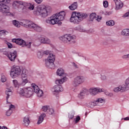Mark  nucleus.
Wrapping results in <instances>:
<instances>
[{
  "mask_svg": "<svg viewBox=\"0 0 129 129\" xmlns=\"http://www.w3.org/2000/svg\"><path fill=\"white\" fill-rule=\"evenodd\" d=\"M65 17H66V12L65 11H60L48 18L46 20V23L50 24V25H56L59 22L64 21Z\"/></svg>",
  "mask_w": 129,
  "mask_h": 129,
  "instance_id": "nucleus-1",
  "label": "nucleus"
},
{
  "mask_svg": "<svg viewBox=\"0 0 129 129\" xmlns=\"http://www.w3.org/2000/svg\"><path fill=\"white\" fill-rule=\"evenodd\" d=\"M22 75V77L28 78V70L26 69H22L19 66L14 65L11 67L10 76L13 79Z\"/></svg>",
  "mask_w": 129,
  "mask_h": 129,
  "instance_id": "nucleus-2",
  "label": "nucleus"
},
{
  "mask_svg": "<svg viewBox=\"0 0 129 129\" xmlns=\"http://www.w3.org/2000/svg\"><path fill=\"white\" fill-rule=\"evenodd\" d=\"M87 18V14L85 13L73 12L70 19V22L75 25H78Z\"/></svg>",
  "mask_w": 129,
  "mask_h": 129,
  "instance_id": "nucleus-3",
  "label": "nucleus"
},
{
  "mask_svg": "<svg viewBox=\"0 0 129 129\" xmlns=\"http://www.w3.org/2000/svg\"><path fill=\"white\" fill-rule=\"evenodd\" d=\"M51 12V7L45 6V5H39L35 8L34 13L37 16H40L42 18H46Z\"/></svg>",
  "mask_w": 129,
  "mask_h": 129,
  "instance_id": "nucleus-4",
  "label": "nucleus"
},
{
  "mask_svg": "<svg viewBox=\"0 0 129 129\" xmlns=\"http://www.w3.org/2000/svg\"><path fill=\"white\" fill-rule=\"evenodd\" d=\"M12 0H0V12L5 16H14V14L11 13V8L7 5L4 4H10Z\"/></svg>",
  "mask_w": 129,
  "mask_h": 129,
  "instance_id": "nucleus-5",
  "label": "nucleus"
},
{
  "mask_svg": "<svg viewBox=\"0 0 129 129\" xmlns=\"http://www.w3.org/2000/svg\"><path fill=\"white\" fill-rule=\"evenodd\" d=\"M21 25L26 28H29V29H33L36 32H41L42 27L32 22L29 20H22L21 22Z\"/></svg>",
  "mask_w": 129,
  "mask_h": 129,
  "instance_id": "nucleus-6",
  "label": "nucleus"
},
{
  "mask_svg": "<svg viewBox=\"0 0 129 129\" xmlns=\"http://www.w3.org/2000/svg\"><path fill=\"white\" fill-rule=\"evenodd\" d=\"M56 74L58 76H63L62 78L55 80V84H63L68 80L67 74H65V71L62 68H59L56 71Z\"/></svg>",
  "mask_w": 129,
  "mask_h": 129,
  "instance_id": "nucleus-7",
  "label": "nucleus"
},
{
  "mask_svg": "<svg viewBox=\"0 0 129 129\" xmlns=\"http://www.w3.org/2000/svg\"><path fill=\"white\" fill-rule=\"evenodd\" d=\"M56 56L54 54H49L47 58L45 59V64L46 67L49 68L50 69H55V59Z\"/></svg>",
  "mask_w": 129,
  "mask_h": 129,
  "instance_id": "nucleus-8",
  "label": "nucleus"
},
{
  "mask_svg": "<svg viewBox=\"0 0 129 129\" xmlns=\"http://www.w3.org/2000/svg\"><path fill=\"white\" fill-rule=\"evenodd\" d=\"M18 92L21 96L29 98L33 95V89L31 87L20 88Z\"/></svg>",
  "mask_w": 129,
  "mask_h": 129,
  "instance_id": "nucleus-9",
  "label": "nucleus"
},
{
  "mask_svg": "<svg viewBox=\"0 0 129 129\" xmlns=\"http://www.w3.org/2000/svg\"><path fill=\"white\" fill-rule=\"evenodd\" d=\"M75 39H76V36H72L70 34H66L59 37V40L62 41L63 43H67V44H71L72 43H75Z\"/></svg>",
  "mask_w": 129,
  "mask_h": 129,
  "instance_id": "nucleus-10",
  "label": "nucleus"
},
{
  "mask_svg": "<svg viewBox=\"0 0 129 129\" xmlns=\"http://www.w3.org/2000/svg\"><path fill=\"white\" fill-rule=\"evenodd\" d=\"M12 42L13 43H16L17 45L19 46H22V47H26L27 48H31V45L32 42H25L24 40L22 39H13L12 40Z\"/></svg>",
  "mask_w": 129,
  "mask_h": 129,
  "instance_id": "nucleus-11",
  "label": "nucleus"
},
{
  "mask_svg": "<svg viewBox=\"0 0 129 129\" xmlns=\"http://www.w3.org/2000/svg\"><path fill=\"white\" fill-rule=\"evenodd\" d=\"M85 81V78L82 76H77L76 77L73 81V85L75 87L79 86L80 84H82Z\"/></svg>",
  "mask_w": 129,
  "mask_h": 129,
  "instance_id": "nucleus-12",
  "label": "nucleus"
},
{
  "mask_svg": "<svg viewBox=\"0 0 129 129\" xmlns=\"http://www.w3.org/2000/svg\"><path fill=\"white\" fill-rule=\"evenodd\" d=\"M64 89H63V87L59 84H57L53 86V88H51V92L53 95L58 97L59 96V92H62Z\"/></svg>",
  "mask_w": 129,
  "mask_h": 129,
  "instance_id": "nucleus-13",
  "label": "nucleus"
},
{
  "mask_svg": "<svg viewBox=\"0 0 129 129\" xmlns=\"http://www.w3.org/2000/svg\"><path fill=\"white\" fill-rule=\"evenodd\" d=\"M105 103V99L103 98H98L94 101L91 102V104L93 105V106H96L98 105V106H101Z\"/></svg>",
  "mask_w": 129,
  "mask_h": 129,
  "instance_id": "nucleus-14",
  "label": "nucleus"
},
{
  "mask_svg": "<svg viewBox=\"0 0 129 129\" xmlns=\"http://www.w3.org/2000/svg\"><path fill=\"white\" fill-rule=\"evenodd\" d=\"M31 86L34 90L35 93H36L38 97H42L44 93L43 91L40 89V88L36 84H32Z\"/></svg>",
  "mask_w": 129,
  "mask_h": 129,
  "instance_id": "nucleus-15",
  "label": "nucleus"
},
{
  "mask_svg": "<svg viewBox=\"0 0 129 129\" xmlns=\"http://www.w3.org/2000/svg\"><path fill=\"white\" fill-rule=\"evenodd\" d=\"M24 3L25 2L23 1H16L13 3L12 6L14 9H21L23 11Z\"/></svg>",
  "mask_w": 129,
  "mask_h": 129,
  "instance_id": "nucleus-16",
  "label": "nucleus"
},
{
  "mask_svg": "<svg viewBox=\"0 0 129 129\" xmlns=\"http://www.w3.org/2000/svg\"><path fill=\"white\" fill-rule=\"evenodd\" d=\"M88 91L92 95H96V94H98V93L103 92L104 89L100 88H91L89 89Z\"/></svg>",
  "mask_w": 129,
  "mask_h": 129,
  "instance_id": "nucleus-17",
  "label": "nucleus"
},
{
  "mask_svg": "<svg viewBox=\"0 0 129 129\" xmlns=\"http://www.w3.org/2000/svg\"><path fill=\"white\" fill-rule=\"evenodd\" d=\"M4 54L8 57L10 61H12L13 62L15 61L17 57V51L16 50L13 52H6Z\"/></svg>",
  "mask_w": 129,
  "mask_h": 129,
  "instance_id": "nucleus-18",
  "label": "nucleus"
},
{
  "mask_svg": "<svg viewBox=\"0 0 129 129\" xmlns=\"http://www.w3.org/2000/svg\"><path fill=\"white\" fill-rule=\"evenodd\" d=\"M87 92H88V90L87 89H83L78 94V98L79 99H84L85 98V94H87Z\"/></svg>",
  "mask_w": 129,
  "mask_h": 129,
  "instance_id": "nucleus-19",
  "label": "nucleus"
},
{
  "mask_svg": "<svg viewBox=\"0 0 129 129\" xmlns=\"http://www.w3.org/2000/svg\"><path fill=\"white\" fill-rule=\"evenodd\" d=\"M26 9H28L30 11H33L35 9V6L31 3L24 2L23 10H26Z\"/></svg>",
  "mask_w": 129,
  "mask_h": 129,
  "instance_id": "nucleus-20",
  "label": "nucleus"
},
{
  "mask_svg": "<svg viewBox=\"0 0 129 129\" xmlns=\"http://www.w3.org/2000/svg\"><path fill=\"white\" fill-rule=\"evenodd\" d=\"M30 123L31 121L30 120V117H29V116H26L23 118L22 121L23 125L24 126H29Z\"/></svg>",
  "mask_w": 129,
  "mask_h": 129,
  "instance_id": "nucleus-21",
  "label": "nucleus"
},
{
  "mask_svg": "<svg viewBox=\"0 0 129 129\" xmlns=\"http://www.w3.org/2000/svg\"><path fill=\"white\" fill-rule=\"evenodd\" d=\"M38 40L40 43L42 44H50V39L47 37H43L42 36L38 37Z\"/></svg>",
  "mask_w": 129,
  "mask_h": 129,
  "instance_id": "nucleus-22",
  "label": "nucleus"
},
{
  "mask_svg": "<svg viewBox=\"0 0 129 129\" xmlns=\"http://www.w3.org/2000/svg\"><path fill=\"white\" fill-rule=\"evenodd\" d=\"M120 87V92H125L129 90L128 84L125 83V84H122L119 86Z\"/></svg>",
  "mask_w": 129,
  "mask_h": 129,
  "instance_id": "nucleus-23",
  "label": "nucleus"
},
{
  "mask_svg": "<svg viewBox=\"0 0 129 129\" xmlns=\"http://www.w3.org/2000/svg\"><path fill=\"white\" fill-rule=\"evenodd\" d=\"M114 2L116 5V9L117 10H119V9H121L123 7V4L120 0H114Z\"/></svg>",
  "mask_w": 129,
  "mask_h": 129,
  "instance_id": "nucleus-24",
  "label": "nucleus"
},
{
  "mask_svg": "<svg viewBox=\"0 0 129 129\" xmlns=\"http://www.w3.org/2000/svg\"><path fill=\"white\" fill-rule=\"evenodd\" d=\"M15 110V105H11L9 106V109L6 111V114L7 116H10L11 114L13 113V110Z\"/></svg>",
  "mask_w": 129,
  "mask_h": 129,
  "instance_id": "nucleus-25",
  "label": "nucleus"
},
{
  "mask_svg": "<svg viewBox=\"0 0 129 129\" xmlns=\"http://www.w3.org/2000/svg\"><path fill=\"white\" fill-rule=\"evenodd\" d=\"M46 117V114L42 113L39 117L37 120V124H41L43 121H44V119Z\"/></svg>",
  "mask_w": 129,
  "mask_h": 129,
  "instance_id": "nucleus-26",
  "label": "nucleus"
},
{
  "mask_svg": "<svg viewBox=\"0 0 129 129\" xmlns=\"http://www.w3.org/2000/svg\"><path fill=\"white\" fill-rule=\"evenodd\" d=\"M27 83H29V80L28 79V78L22 77L21 81L20 82L21 86H25Z\"/></svg>",
  "mask_w": 129,
  "mask_h": 129,
  "instance_id": "nucleus-27",
  "label": "nucleus"
},
{
  "mask_svg": "<svg viewBox=\"0 0 129 129\" xmlns=\"http://www.w3.org/2000/svg\"><path fill=\"white\" fill-rule=\"evenodd\" d=\"M5 93L7 96L6 97L7 99V103H9V102L8 101L9 98H10V96L13 94V91L10 89H7V90L5 91Z\"/></svg>",
  "mask_w": 129,
  "mask_h": 129,
  "instance_id": "nucleus-28",
  "label": "nucleus"
},
{
  "mask_svg": "<svg viewBox=\"0 0 129 129\" xmlns=\"http://www.w3.org/2000/svg\"><path fill=\"white\" fill-rule=\"evenodd\" d=\"M121 35L124 36L125 37H128L129 36V29L126 28L124 29L121 31Z\"/></svg>",
  "mask_w": 129,
  "mask_h": 129,
  "instance_id": "nucleus-29",
  "label": "nucleus"
},
{
  "mask_svg": "<svg viewBox=\"0 0 129 129\" xmlns=\"http://www.w3.org/2000/svg\"><path fill=\"white\" fill-rule=\"evenodd\" d=\"M77 2H74L73 4L69 7V9L71 10V11H75V10L77 9Z\"/></svg>",
  "mask_w": 129,
  "mask_h": 129,
  "instance_id": "nucleus-30",
  "label": "nucleus"
},
{
  "mask_svg": "<svg viewBox=\"0 0 129 129\" xmlns=\"http://www.w3.org/2000/svg\"><path fill=\"white\" fill-rule=\"evenodd\" d=\"M13 83L15 88H19V87L21 86V83H19V82H18V80H13Z\"/></svg>",
  "mask_w": 129,
  "mask_h": 129,
  "instance_id": "nucleus-31",
  "label": "nucleus"
},
{
  "mask_svg": "<svg viewBox=\"0 0 129 129\" xmlns=\"http://www.w3.org/2000/svg\"><path fill=\"white\" fill-rule=\"evenodd\" d=\"M12 24L15 26V27H17V28H20L21 27V22H19L17 20H13L12 21Z\"/></svg>",
  "mask_w": 129,
  "mask_h": 129,
  "instance_id": "nucleus-32",
  "label": "nucleus"
},
{
  "mask_svg": "<svg viewBox=\"0 0 129 129\" xmlns=\"http://www.w3.org/2000/svg\"><path fill=\"white\" fill-rule=\"evenodd\" d=\"M106 25L109 26V27H112L115 25L114 21L113 20H109L106 22Z\"/></svg>",
  "mask_w": 129,
  "mask_h": 129,
  "instance_id": "nucleus-33",
  "label": "nucleus"
},
{
  "mask_svg": "<svg viewBox=\"0 0 129 129\" xmlns=\"http://www.w3.org/2000/svg\"><path fill=\"white\" fill-rule=\"evenodd\" d=\"M49 109H50V106L48 105L43 106L41 108L42 111H44V112L48 111Z\"/></svg>",
  "mask_w": 129,
  "mask_h": 129,
  "instance_id": "nucleus-34",
  "label": "nucleus"
},
{
  "mask_svg": "<svg viewBox=\"0 0 129 129\" xmlns=\"http://www.w3.org/2000/svg\"><path fill=\"white\" fill-rule=\"evenodd\" d=\"M9 34V32L6 30H1L0 36H6V35H8Z\"/></svg>",
  "mask_w": 129,
  "mask_h": 129,
  "instance_id": "nucleus-35",
  "label": "nucleus"
},
{
  "mask_svg": "<svg viewBox=\"0 0 129 129\" xmlns=\"http://www.w3.org/2000/svg\"><path fill=\"white\" fill-rule=\"evenodd\" d=\"M113 91H114V92H115V93H118V92H120V88L119 86L117 87L114 88L113 89Z\"/></svg>",
  "mask_w": 129,
  "mask_h": 129,
  "instance_id": "nucleus-36",
  "label": "nucleus"
},
{
  "mask_svg": "<svg viewBox=\"0 0 129 129\" xmlns=\"http://www.w3.org/2000/svg\"><path fill=\"white\" fill-rule=\"evenodd\" d=\"M96 18V14L94 13L91 14V15H90V20H91L92 21H93V20H94V19Z\"/></svg>",
  "mask_w": 129,
  "mask_h": 129,
  "instance_id": "nucleus-37",
  "label": "nucleus"
},
{
  "mask_svg": "<svg viewBox=\"0 0 129 129\" xmlns=\"http://www.w3.org/2000/svg\"><path fill=\"white\" fill-rule=\"evenodd\" d=\"M96 76H99V77H101V79L102 80H106V76H105V75H102L101 76V74H95Z\"/></svg>",
  "mask_w": 129,
  "mask_h": 129,
  "instance_id": "nucleus-38",
  "label": "nucleus"
},
{
  "mask_svg": "<svg viewBox=\"0 0 129 129\" xmlns=\"http://www.w3.org/2000/svg\"><path fill=\"white\" fill-rule=\"evenodd\" d=\"M1 81L2 82H6L7 81V77L4 74H2Z\"/></svg>",
  "mask_w": 129,
  "mask_h": 129,
  "instance_id": "nucleus-39",
  "label": "nucleus"
},
{
  "mask_svg": "<svg viewBox=\"0 0 129 129\" xmlns=\"http://www.w3.org/2000/svg\"><path fill=\"white\" fill-rule=\"evenodd\" d=\"M99 14L100 15H105V16H107L108 15H109V13L105 11H102V10H101L99 12Z\"/></svg>",
  "mask_w": 129,
  "mask_h": 129,
  "instance_id": "nucleus-40",
  "label": "nucleus"
},
{
  "mask_svg": "<svg viewBox=\"0 0 129 129\" xmlns=\"http://www.w3.org/2000/svg\"><path fill=\"white\" fill-rule=\"evenodd\" d=\"M75 30L79 31L80 32H84V30H83V29H82L80 26H78V27H76Z\"/></svg>",
  "mask_w": 129,
  "mask_h": 129,
  "instance_id": "nucleus-41",
  "label": "nucleus"
},
{
  "mask_svg": "<svg viewBox=\"0 0 129 129\" xmlns=\"http://www.w3.org/2000/svg\"><path fill=\"white\" fill-rule=\"evenodd\" d=\"M95 20L97 21V22H100V21L102 20V17L98 15L96 16Z\"/></svg>",
  "mask_w": 129,
  "mask_h": 129,
  "instance_id": "nucleus-42",
  "label": "nucleus"
},
{
  "mask_svg": "<svg viewBox=\"0 0 129 129\" xmlns=\"http://www.w3.org/2000/svg\"><path fill=\"white\" fill-rule=\"evenodd\" d=\"M105 95H107V96H109L110 97H112V96H113V93L111 92H105Z\"/></svg>",
  "mask_w": 129,
  "mask_h": 129,
  "instance_id": "nucleus-43",
  "label": "nucleus"
},
{
  "mask_svg": "<svg viewBox=\"0 0 129 129\" xmlns=\"http://www.w3.org/2000/svg\"><path fill=\"white\" fill-rule=\"evenodd\" d=\"M103 5L104 8H107L108 7V2L106 1H103Z\"/></svg>",
  "mask_w": 129,
  "mask_h": 129,
  "instance_id": "nucleus-44",
  "label": "nucleus"
},
{
  "mask_svg": "<svg viewBox=\"0 0 129 129\" xmlns=\"http://www.w3.org/2000/svg\"><path fill=\"white\" fill-rule=\"evenodd\" d=\"M48 112L49 113V114H53V113H54V109L51 108L48 109Z\"/></svg>",
  "mask_w": 129,
  "mask_h": 129,
  "instance_id": "nucleus-45",
  "label": "nucleus"
},
{
  "mask_svg": "<svg viewBox=\"0 0 129 129\" xmlns=\"http://www.w3.org/2000/svg\"><path fill=\"white\" fill-rule=\"evenodd\" d=\"M7 44L9 49H12V48H13V44H12V43L7 42Z\"/></svg>",
  "mask_w": 129,
  "mask_h": 129,
  "instance_id": "nucleus-46",
  "label": "nucleus"
},
{
  "mask_svg": "<svg viewBox=\"0 0 129 129\" xmlns=\"http://www.w3.org/2000/svg\"><path fill=\"white\" fill-rule=\"evenodd\" d=\"M69 117L71 119H72V118H73V117H74V114H73L72 113H69Z\"/></svg>",
  "mask_w": 129,
  "mask_h": 129,
  "instance_id": "nucleus-47",
  "label": "nucleus"
},
{
  "mask_svg": "<svg viewBox=\"0 0 129 129\" xmlns=\"http://www.w3.org/2000/svg\"><path fill=\"white\" fill-rule=\"evenodd\" d=\"M123 59H129V54H125L122 56Z\"/></svg>",
  "mask_w": 129,
  "mask_h": 129,
  "instance_id": "nucleus-48",
  "label": "nucleus"
},
{
  "mask_svg": "<svg viewBox=\"0 0 129 129\" xmlns=\"http://www.w3.org/2000/svg\"><path fill=\"white\" fill-rule=\"evenodd\" d=\"M36 4L40 5V4H42L43 3V0H34Z\"/></svg>",
  "mask_w": 129,
  "mask_h": 129,
  "instance_id": "nucleus-49",
  "label": "nucleus"
},
{
  "mask_svg": "<svg viewBox=\"0 0 129 129\" xmlns=\"http://www.w3.org/2000/svg\"><path fill=\"white\" fill-rule=\"evenodd\" d=\"M80 120V116H77L76 118V123H77V122H78V121H79Z\"/></svg>",
  "mask_w": 129,
  "mask_h": 129,
  "instance_id": "nucleus-50",
  "label": "nucleus"
},
{
  "mask_svg": "<svg viewBox=\"0 0 129 129\" xmlns=\"http://www.w3.org/2000/svg\"><path fill=\"white\" fill-rule=\"evenodd\" d=\"M44 54H45V55H49V54H52V53H50L49 50H46L44 52Z\"/></svg>",
  "mask_w": 129,
  "mask_h": 129,
  "instance_id": "nucleus-51",
  "label": "nucleus"
},
{
  "mask_svg": "<svg viewBox=\"0 0 129 129\" xmlns=\"http://www.w3.org/2000/svg\"><path fill=\"white\" fill-rule=\"evenodd\" d=\"M129 16V12H127L126 13H125V14H124V15L123 16V18H126V17H128Z\"/></svg>",
  "mask_w": 129,
  "mask_h": 129,
  "instance_id": "nucleus-52",
  "label": "nucleus"
},
{
  "mask_svg": "<svg viewBox=\"0 0 129 129\" xmlns=\"http://www.w3.org/2000/svg\"><path fill=\"white\" fill-rule=\"evenodd\" d=\"M37 55H38V58H41L43 56L42 55V53H41V52H38Z\"/></svg>",
  "mask_w": 129,
  "mask_h": 129,
  "instance_id": "nucleus-53",
  "label": "nucleus"
},
{
  "mask_svg": "<svg viewBox=\"0 0 129 129\" xmlns=\"http://www.w3.org/2000/svg\"><path fill=\"white\" fill-rule=\"evenodd\" d=\"M73 65L75 68H79L78 65L75 63V62H73Z\"/></svg>",
  "mask_w": 129,
  "mask_h": 129,
  "instance_id": "nucleus-54",
  "label": "nucleus"
},
{
  "mask_svg": "<svg viewBox=\"0 0 129 129\" xmlns=\"http://www.w3.org/2000/svg\"><path fill=\"white\" fill-rule=\"evenodd\" d=\"M124 120H129V117H126L123 118Z\"/></svg>",
  "mask_w": 129,
  "mask_h": 129,
  "instance_id": "nucleus-55",
  "label": "nucleus"
},
{
  "mask_svg": "<svg viewBox=\"0 0 129 129\" xmlns=\"http://www.w3.org/2000/svg\"><path fill=\"white\" fill-rule=\"evenodd\" d=\"M2 129H8V127H6V126H3Z\"/></svg>",
  "mask_w": 129,
  "mask_h": 129,
  "instance_id": "nucleus-56",
  "label": "nucleus"
},
{
  "mask_svg": "<svg viewBox=\"0 0 129 129\" xmlns=\"http://www.w3.org/2000/svg\"><path fill=\"white\" fill-rule=\"evenodd\" d=\"M0 129H3V127L2 126H0Z\"/></svg>",
  "mask_w": 129,
  "mask_h": 129,
  "instance_id": "nucleus-57",
  "label": "nucleus"
},
{
  "mask_svg": "<svg viewBox=\"0 0 129 129\" xmlns=\"http://www.w3.org/2000/svg\"><path fill=\"white\" fill-rule=\"evenodd\" d=\"M79 56H81V53H79Z\"/></svg>",
  "mask_w": 129,
  "mask_h": 129,
  "instance_id": "nucleus-58",
  "label": "nucleus"
},
{
  "mask_svg": "<svg viewBox=\"0 0 129 129\" xmlns=\"http://www.w3.org/2000/svg\"><path fill=\"white\" fill-rule=\"evenodd\" d=\"M10 105H12V104H11V103H10Z\"/></svg>",
  "mask_w": 129,
  "mask_h": 129,
  "instance_id": "nucleus-59",
  "label": "nucleus"
},
{
  "mask_svg": "<svg viewBox=\"0 0 129 129\" xmlns=\"http://www.w3.org/2000/svg\"><path fill=\"white\" fill-rule=\"evenodd\" d=\"M1 50V48H0V51Z\"/></svg>",
  "mask_w": 129,
  "mask_h": 129,
  "instance_id": "nucleus-60",
  "label": "nucleus"
}]
</instances>
